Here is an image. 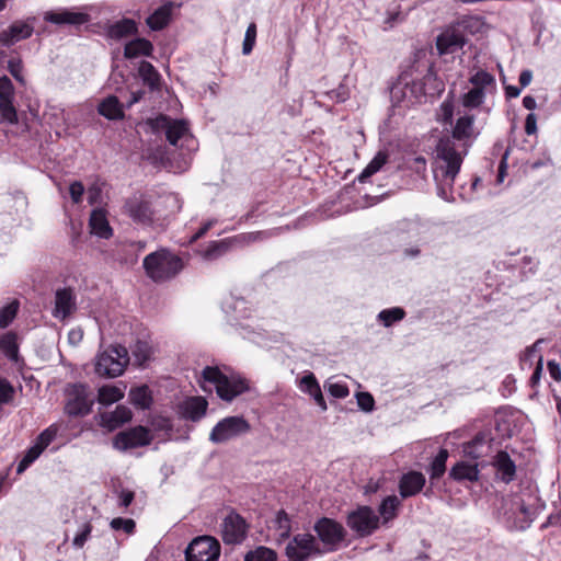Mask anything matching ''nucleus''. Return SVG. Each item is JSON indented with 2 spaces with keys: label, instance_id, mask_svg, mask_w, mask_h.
Here are the masks:
<instances>
[{
  "label": "nucleus",
  "instance_id": "obj_57",
  "mask_svg": "<svg viewBox=\"0 0 561 561\" xmlns=\"http://www.w3.org/2000/svg\"><path fill=\"white\" fill-rule=\"evenodd\" d=\"M8 67H9V71L13 76V78L20 82H23L21 61L11 59L8 62Z\"/></svg>",
  "mask_w": 561,
  "mask_h": 561
},
{
  "label": "nucleus",
  "instance_id": "obj_11",
  "mask_svg": "<svg viewBox=\"0 0 561 561\" xmlns=\"http://www.w3.org/2000/svg\"><path fill=\"white\" fill-rule=\"evenodd\" d=\"M314 531L330 551L335 550L346 536L343 525L328 517H322L316 523Z\"/></svg>",
  "mask_w": 561,
  "mask_h": 561
},
{
  "label": "nucleus",
  "instance_id": "obj_20",
  "mask_svg": "<svg viewBox=\"0 0 561 561\" xmlns=\"http://www.w3.org/2000/svg\"><path fill=\"white\" fill-rule=\"evenodd\" d=\"M208 403L203 397H191L179 405L180 415L192 422H197L206 414Z\"/></svg>",
  "mask_w": 561,
  "mask_h": 561
},
{
  "label": "nucleus",
  "instance_id": "obj_38",
  "mask_svg": "<svg viewBox=\"0 0 561 561\" xmlns=\"http://www.w3.org/2000/svg\"><path fill=\"white\" fill-rule=\"evenodd\" d=\"M404 317H405V311L400 307L385 309L378 313V320L386 328L392 325L394 322L401 321Z\"/></svg>",
  "mask_w": 561,
  "mask_h": 561
},
{
  "label": "nucleus",
  "instance_id": "obj_18",
  "mask_svg": "<svg viewBox=\"0 0 561 561\" xmlns=\"http://www.w3.org/2000/svg\"><path fill=\"white\" fill-rule=\"evenodd\" d=\"M77 309L76 296L71 288L57 289L53 316L61 321L69 318Z\"/></svg>",
  "mask_w": 561,
  "mask_h": 561
},
{
  "label": "nucleus",
  "instance_id": "obj_42",
  "mask_svg": "<svg viewBox=\"0 0 561 561\" xmlns=\"http://www.w3.org/2000/svg\"><path fill=\"white\" fill-rule=\"evenodd\" d=\"M44 451V449L36 443L26 451L22 460L19 462L16 472L22 473L26 468L33 463Z\"/></svg>",
  "mask_w": 561,
  "mask_h": 561
},
{
  "label": "nucleus",
  "instance_id": "obj_51",
  "mask_svg": "<svg viewBox=\"0 0 561 561\" xmlns=\"http://www.w3.org/2000/svg\"><path fill=\"white\" fill-rule=\"evenodd\" d=\"M470 82L474 85L473 88H480L483 90L484 87L494 82V77L489 72L481 70L471 77Z\"/></svg>",
  "mask_w": 561,
  "mask_h": 561
},
{
  "label": "nucleus",
  "instance_id": "obj_61",
  "mask_svg": "<svg viewBox=\"0 0 561 561\" xmlns=\"http://www.w3.org/2000/svg\"><path fill=\"white\" fill-rule=\"evenodd\" d=\"M488 440L489 439L486 434L478 433L470 442H468V444L486 449L489 447Z\"/></svg>",
  "mask_w": 561,
  "mask_h": 561
},
{
  "label": "nucleus",
  "instance_id": "obj_52",
  "mask_svg": "<svg viewBox=\"0 0 561 561\" xmlns=\"http://www.w3.org/2000/svg\"><path fill=\"white\" fill-rule=\"evenodd\" d=\"M110 525L114 530H124L126 534H131L136 527L133 519L122 517L113 518Z\"/></svg>",
  "mask_w": 561,
  "mask_h": 561
},
{
  "label": "nucleus",
  "instance_id": "obj_23",
  "mask_svg": "<svg viewBox=\"0 0 561 561\" xmlns=\"http://www.w3.org/2000/svg\"><path fill=\"white\" fill-rule=\"evenodd\" d=\"M131 416L133 413L130 409L125 405H117L113 412L101 413L99 424L108 431H113L129 422Z\"/></svg>",
  "mask_w": 561,
  "mask_h": 561
},
{
  "label": "nucleus",
  "instance_id": "obj_59",
  "mask_svg": "<svg viewBox=\"0 0 561 561\" xmlns=\"http://www.w3.org/2000/svg\"><path fill=\"white\" fill-rule=\"evenodd\" d=\"M217 222L216 219L207 220L192 237L191 242H194L206 234V232Z\"/></svg>",
  "mask_w": 561,
  "mask_h": 561
},
{
  "label": "nucleus",
  "instance_id": "obj_45",
  "mask_svg": "<svg viewBox=\"0 0 561 561\" xmlns=\"http://www.w3.org/2000/svg\"><path fill=\"white\" fill-rule=\"evenodd\" d=\"M276 525L277 530L279 533V538L285 539L289 537L291 526L290 519L285 511H279L276 516Z\"/></svg>",
  "mask_w": 561,
  "mask_h": 561
},
{
  "label": "nucleus",
  "instance_id": "obj_13",
  "mask_svg": "<svg viewBox=\"0 0 561 561\" xmlns=\"http://www.w3.org/2000/svg\"><path fill=\"white\" fill-rule=\"evenodd\" d=\"M467 21H462L455 26H450L442 32L436 38V48L439 55L454 54L461 49L466 44V37L462 26H466Z\"/></svg>",
  "mask_w": 561,
  "mask_h": 561
},
{
  "label": "nucleus",
  "instance_id": "obj_58",
  "mask_svg": "<svg viewBox=\"0 0 561 561\" xmlns=\"http://www.w3.org/2000/svg\"><path fill=\"white\" fill-rule=\"evenodd\" d=\"M537 131V117L534 113L526 116L525 121V133L527 135H534Z\"/></svg>",
  "mask_w": 561,
  "mask_h": 561
},
{
  "label": "nucleus",
  "instance_id": "obj_49",
  "mask_svg": "<svg viewBox=\"0 0 561 561\" xmlns=\"http://www.w3.org/2000/svg\"><path fill=\"white\" fill-rule=\"evenodd\" d=\"M227 250L228 243L226 241L213 242L204 252V257L207 260H214L226 253Z\"/></svg>",
  "mask_w": 561,
  "mask_h": 561
},
{
  "label": "nucleus",
  "instance_id": "obj_17",
  "mask_svg": "<svg viewBox=\"0 0 561 561\" xmlns=\"http://www.w3.org/2000/svg\"><path fill=\"white\" fill-rule=\"evenodd\" d=\"M124 209L136 224L150 225L153 221L154 213L150 203L140 196L128 198L124 205Z\"/></svg>",
  "mask_w": 561,
  "mask_h": 561
},
{
  "label": "nucleus",
  "instance_id": "obj_31",
  "mask_svg": "<svg viewBox=\"0 0 561 561\" xmlns=\"http://www.w3.org/2000/svg\"><path fill=\"white\" fill-rule=\"evenodd\" d=\"M152 44L145 38H136L125 45L124 56L128 59L136 58L138 56H150L152 53Z\"/></svg>",
  "mask_w": 561,
  "mask_h": 561
},
{
  "label": "nucleus",
  "instance_id": "obj_22",
  "mask_svg": "<svg viewBox=\"0 0 561 561\" xmlns=\"http://www.w3.org/2000/svg\"><path fill=\"white\" fill-rule=\"evenodd\" d=\"M33 34V26L26 22H14L8 30L0 33V44L10 47L19 41L26 39Z\"/></svg>",
  "mask_w": 561,
  "mask_h": 561
},
{
  "label": "nucleus",
  "instance_id": "obj_46",
  "mask_svg": "<svg viewBox=\"0 0 561 561\" xmlns=\"http://www.w3.org/2000/svg\"><path fill=\"white\" fill-rule=\"evenodd\" d=\"M324 388L332 397L337 399H343L350 393L348 387L343 382L328 380L324 385Z\"/></svg>",
  "mask_w": 561,
  "mask_h": 561
},
{
  "label": "nucleus",
  "instance_id": "obj_15",
  "mask_svg": "<svg viewBox=\"0 0 561 561\" xmlns=\"http://www.w3.org/2000/svg\"><path fill=\"white\" fill-rule=\"evenodd\" d=\"M65 407L68 415L83 416L90 413L94 400L84 385H75Z\"/></svg>",
  "mask_w": 561,
  "mask_h": 561
},
{
  "label": "nucleus",
  "instance_id": "obj_3",
  "mask_svg": "<svg viewBox=\"0 0 561 561\" xmlns=\"http://www.w3.org/2000/svg\"><path fill=\"white\" fill-rule=\"evenodd\" d=\"M183 266L181 257L164 249L148 254L144 260L146 274L154 282L174 277Z\"/></svg>",
  "mask_w": 561,
  "mask_h": 561
},
{
  "label": "nucleus",
  "instance_id": "obj_28",
  "mask_svg": "<svg viewBox=\"0 0 561 561\" xmlns=\"http://www.w3.org/2000/svg\"><path fill=\"white\" fill-rule=\"evenodd\" d=\"M99 113L107 119H121L124 117L123 105L114 95L104 99L98 106Z\"/></svg>",
  "mask_w": 561,
  "mask_h": 561
},
{
  "label": "nucleus",
  "instance_id": "obj_44",
  "mask_svg": "<svg viewBox=\"0 0 561 561\" xmlns=\"http://www.w3.org/2000/svg\"><path fill=\"white\" fill-rule=\"evenodd\" d=\"M484 100V91L480 88H472L469 90L462 99V104L466 107H478Z\"/></svg>",
  "mask_w": 561,
  "mask_h": 561
},
{
  "label": "nucleus",
  "instance_id": "obj_12",
  "mask_svg": "<svg viewBox=\"0 0 561 561\" xmlns=\"http://www.w3.org/2000/svg\"><path fill=\"white\" fill-rule=\"evenodd\" d=\"M248 529L245 519L236 512H231L222 520L221 538L227 545H239L247 538Z\"/></svg>",
  "mask_w": 561,
  "mask_h": 561
},
{
  "label": "nucleus",
  "instance_id": "obj_16",
  "mask_svg": "<svg viewBox=\"0 0 561 561\" xmlns=\"http://www.w3.org/2000/svg\"><path fill=\"white\" fill-rule=\"evenodd\" d=\"M14 88L7 76L0 78V114L3 121L18 123L16 110L13 105Z\"/></svg>",
  "mask_w": 561,
  "mask_h": 561
},
{
  "label": "nucleus",
  "instance_id": "obj_39",
  "mask_svg": "<svg viewBox=\"0 0 561 561\" xmlns=\"http://www.w3.org/2000/svg\"><path fill=\"white\" fill-rule=\"evenodd\" d=\"M448 459V451L447 449H440L436 457L433 459L431 463V479L436 480L439 479L445 470H446V461Z\"/></svg>",
  "mask_w": 561,
  "mask_h": 561
},
{
  "label": "nucleus",
  "instance_id": "obj_34",
  "mask_svg": "<svg viewBox=\"0 0 561 561\" xmlns=\"http://www.w3.org/2000/svg\"><path fill=\"white\" fill-rule=\"evenodd\" d=\"M130 402L139 409H148L152 398L147 386H141L129 391Z\"/></svg>",
  "mask_w": 561,
  "mask_h": 561
},
{
  "label": "nucleus",
  "instance_id": "obj_60",
  "mask_svg": "<svg viewBox=\"0 0 561 561\" xmlns=\"http://www.w3.org/2000/svg\"><path fill=\"white\" fill-rule=\"evenodd\" d=\"M463 453L473 458V459H478L480 458L481 456H483V453H484V448H480V447H477V446H471L470 444H466L463 446Z\"/></svg>",
  "mask_w": 561,
  "mask_h": 561
},
{
  "label": "nucleus",
  "instance_id": "obj_10",
  "mask_svg": "<svg viewBox=\"0 0 561 561\" xmlns=\"http://www.w3.org/2000/svg\"><path fill=\"white\" fill-rule=\"evenodd\" d=\"M289 561H306L312 554L320 553L317 539L310 534H298L286 546Z\"/></svg>",
  "mask_w": 561,
  "mask_h": 561
},
{
  "label": "nucleus",
  "instance_id": "obj_41",
  "mask_svg": "<svg viewBox=\"0 0 561 561\" xmlns=\"http://www.w3.org/2000/svg\"><path fill=\"white\" fill-rule=\"evenodd\" d=\"M19 310V301L13 300L0 308V329L7 328L15 318Z\"/></svg>",
  "mask_w": 561,
  "mask_h": 561
},
{
  "label": "nucleus",
  "instance_id": "obj_54",
  "mask_svg": "<svg viewBox=\"0 0 561 561\" xmlns=\"http://www.w3.org/2000/svg\"><path fill=\"white\" fill-rule=\"evenodd\" d=\"M358 407L365 411L370 412L374 410L375 400L369 392H357L356 393Z\"/></svg>",
  "mask_w": 561,
  "mask_h": 561
},
{
  "label": "nucleus",
  "instance_id": "obj_53",
  "mask_svg": "<svg viewBox=\"0 0 561 561\" xmlns=\"http://www.w3.org/2000/svg\"><path fill=\"white\" fill-rule=\"evenodd\" d=\"M91 531H92L91 524L84 523L82 525L81 529L79 530V533L75 536L72 545L78 549L82 548L84 546V543L87 542V540L89 539Z\"/></svg>",
  "mask_w": 561,
  "mask_h": 561
},
{
  "label": "nucleus",
  "instance_id": "obj_29",
  "mask_svg": "<svg viewBox=\"0 0 561 561\" xmlns=\"http://www.w3.org/2000/svg\"><path fill=\"white\" fill-rule=\"evenodd\" d=\"M173 8V2H168L160 8H158L148 19L147 24L153 31H159L164 28L171 16V11Z\"/></svg>",
  "mask_w": 561,
  "mask_h": 561
},
{
  "label": "nucleus",
  "instance_id": "obj_64",
  "mask_svg": "<svg viewBox=\"0 0 561 561\" xmlns=\"http://www.w3.org/2000/svg\"><path fill=\"white\" fill-rule=\"evenodd\" d=\"M83 339V332L81 329H72L68 333L69 343L72 345H78Z\"/></svg>",
  "mask_w": 561,
  "mask_h": 561
},
{
  "label": "nucleus",
  "instance_id": "obj_25",
  "mask_svg": "<svg viewBox=\"0 0 561 561\" xmlns=\"http://www.w3.org/2000/svg\"><path fill=\"white\" fill-rule=\"evenodd\" d=\"M493 465L502 481L508 483L514 479L516 466L506 451H499Z\"/></svg>",
  "mask_w": 561,
  "mask_h": 561
},
{
  "label": "nucleus",
  "instance_id": "obj_9",
  "mask_svg": "<svg viewBox=\"0 0 561 561\" xmlns=\"http://www.w3.org/2000/svg\"><path fill=\"white\" fill-rule=\"evenodd\" d=\"M152 438L150 430L139 425L117 433L113 439V446L117 450L126 451L147 446L152 442Z\"/></svg>",
  "mask_w": 561,
  "mask_h": 561
},
{
  "label": "nucleus",
  "instance_id": "obj_47",
  "mask_svg": "<svg viewBox=\"0 0 561 561\" xmlns=\"http://www.w3.org/2000/svg\"><path fill=\"white\" fill-rule=\"evenodd\" d=\"M58 426L53 424L44 430L37 437L36 444L45 449L57 436Z\"/></svg>",
  "mask_w": 561,
  "mask_h": 561
},
{
  "label": "nucleus",
  "instance_id": "obj_63",
  "mask_svg": "<svg viewBox=\"0 0 561 561\" xmlns=\"http://www.w3.org/2000/svg\"><path fill=\"white\" fill-rule=\"evenodd\" d=\"M313 398L316 403L321 408L322 411H325L328 409L324 397L322 394L321 388H317L313 392L309 394Z\"/></svg>",
  "mask_w": 561,
  "mask_h": 561
},
{
  "label": "nucleus",
  "instance_id": "obj_62",
  "mask_svg": "<svg viewBox=\"0 0 561 561\" xmlns=\"http://www.w3.org/2000/svg\"><path fill=\"white\" fill-rule=\"evenodd\" d=\"M547 366H548V370H549L551 378L554 379L556 381H560L561 380L560 365L558 363H556L554 360H549Z\"/></svg>",
  "mask_w": 561,
  "mask_h": 561
},
{
  "label": "nucleus",
  "instance_id": "obj_19",
  "mask_svg": "<svg viewBox=\"0 0 561 561\" xmlns=\"http://www.w3.org/2000/svg\"><path fill=\"white\" fill-rule=\"evenodd\" d=\"M44 20L56 25L79 26L88 23L90 21V15L85 12L62 9L45 12Z\"/></svg>",
  "mask_w": 561,
  "mask_h": 561
},
{
  "label": "nucleus",
  "instance_id": "obj_5",
  "mask_svg": "<svg viewBox=\"0 0 561 561\" xmlns=\"http://www.w3.org/2000/svg\"><path fill=\"white\" fill-rule=\"evenodd\" d=\"M129 363L128 351L123 345H112L98 354L95 373L101 377L114 378L121 376Z\"/></svg>",
  "mask_w": 561,
  "mask_h": 561
},
{
  "label": "nucleus",
  "instance_id": "obj_4",
  "mask_svg": "<svg viewBox=\"0 0 561 561\" xmlns=\"http://www.w3.org/2000/svg\"><path fill=\"white\" fill-rule=\"evenodd\" d=\"M151 126L157 131H164L167 140L174 147L192 149L195 142L187 123L183 119L160 115L151 122Z\"/></svg>",
  "mask_w": 561,
  "mask_h": 561
},
{
  "label": "nucleus",
  "instance_id": "obj_7",
  "mask_svg": "<svg viewBox=\"0 0 561 561\" xmlns=\"http://www.w3.org/2000/svg\"><path fill=\"white\" fill-rule=\"evenodd\" d=\"M379 516L369 506H359L348 513L346 525L358 537L370 536L379 527Z\"/></svg>",
  "mask_w": 561,
  "mask_h": 561
},
{
  "label": "nucleus",
  "instance_id": "obj_50",
  "mask_svg": "<svg viewBox=\"0 0 561 561\" xmlns=\"http://www.w3.org/2000/svg\"><path fill=\"white\" fill-rule=\"evenodd\" d=\"M298 387L302 392L310 394L319 388L320 385L313 373H308L300 379Z\"/></svg>",
  "mask_w": 561,
  "mask_h": 561
},
{
  "label": "nucleus",
  "instance_id": "obj_33",
  "mask_svg": "<svg viewBox=\"0 0 561 561\" xmlns=\"http://www.w3.org/2000/svg\"><path fill=\"white\" fill-rule=\"evenodd\" d=\"M387 160L388 154L386 152L379 151L357 176L358 182H366L367 179L377 173L386 164Z\"/></svg>",
  "mask_w": 561,
  "mask_h": 561
},
{
  "label": "nucleus",
  "instance_id": "obj_48",
  "mask_svg": "<svg viewBox=\"0 0 561 561\" xmlns=\"http://www.w3.org/2000/svg\"><path fill=\"white\" fill-rule=\"evenodd\" d=\"M256 38V25L255 23H250L244 35L243 44H242V53L243 55H249L253 46L255 44Z\"/></svg>",
  "mask_w": 561,
  "mask_h": 561
},
{
  "label": "nucleus",
  "instance_id": "obj_40",
  "mask_svg": "<svg viewBox=\"0 0 561 561\" xmlns=\"http://www.w3.org/2000/svg\"><path fill=\"white\" fill-rule=\"evenodd\" d=\"M277 554L274 550L266 547H257L255 550L249 551L244 561H276Z\"/></svg>",
  "mask_w": 561,
  "mask_h": 561
},
{
  "label": "nucleus",
  "instance_id": "obj_43",
  "mask_svg": "<svg viewBox=\"0 0 561 561\" xmlns=\"http://www.w3.org/2000/svg\"><path fill=\"white\" fill-rule=\"evenodd\" d=\"M0 350L9 358L16 357L18 345L13 333H7L0 339Z\"/></svg>",
  "mask_w": 561,
  "mask_h": 561
},
{
  "label": "nucleus",
  "instance_id": "obj_21",
  "mask_svg": "<svg viewBox=\"0 0 561 561\" xmlns=\"http://www.w3.org/2000/svg\"><path fill=\"white\" fill-rule=\"evenodd\" d=\"M425 477L420 471L404 473L399 481V493L402 499L411 497L422 491L425 485Z\"/></svg>",
  "mask_w": 561,
  "mask_h": 561
},
{
  "label": "nucleus",
  "instance_id": "obj_26",
  "mask_svg": "<svg viewBox=\"0 0 561 561\" xmlns=\"http://www.w3.org/2000/svg\"><path fill=\"white\" fill-rule=\"evenodd\" d=\"M479 135V131L474 128V116L473 115H463L460 116L453 129L454 138L458 140H465L470 138H476Z\"/></svg>",
  "mask_w": 561,
  "mask_h": 561
},
{
  "label": "nucleus",
  "instance_id": "obj_1",
  "mask_svg": "<svg viewBox=\"0 0 561 561\" xmlns=\"http://www.w3.org/2000/svg\"><path fill=\"white\" fill-rule=\"evenodd\" d=\"M462 163L461 154L449 140H440L436 148L434 179L437 184L438 195L448 198V191L453 187L455 179Z\"/></svg>",
  "mask_w": 561,
  "mask_h": 561
},
{
  "label": "nucleus",
  "instance_id": "obj_24",
  "mask_svg": "<svg viewBox=\"0 0 561 561\" xmlns=\"http://www.w3.org/2000/svg\"><path fill=\"white\" fill-rule=\"evenodd\" d=\"M89 226L91 228V232L100 238L108 239L113 233V230L106 218V213L102 208L92 210Z\"/></svg>",
  "mask_w": 561,
  "mask_h": 561
},
{
  "label": "nucleus",
  "instance_id": "obj_37",
  "mask_svg": "<svg viewBox=\"0 0 561 561\" xmlns=\"http://www.w3.org/2000/svg\"><path fill=\"white\" fill-rule=\"evenodd\" d=\"M131 355L138 366L145 365L151 355V347L146 341H137L131 347Z\"/></svg>",
  "mask_w": 561,
  "mask_h": 561
},
{
  "label": "nucleus",
  "instance_id": "obj_27",
  "mask_svg": "<svg viewBox=\"0 0 561 561\" xmlns=\"http://www.w3.org/2000/svg\"><path fill=\"white\" fill-rule=\"evenodd\" d=\"M137 32V25L134 20L123 19L106 27V35L112 39H122Z\"/></svg>",
  "mask_w": 561,
  "mask_h": 561
},
{
  "label": "nucleus",
  "instance_id": "obj_55",
  "mask_svg": "<svg viewBox=\"0 0 561 561\" xmlns=\"http://www.w3.org/2000/svg\"><path fill=\"white\" fill-rule=\"evenodd\" d=\"M69 193L75 204L80 203L84 193L83 184L80 181L72 182L69 186Z\"/></svg>",
  "mask_w": 561,
  "mask_h": 561
},
{
  "label": "nucleus",
  "instance_id": "obj_56",
  "mask_svg": "<svg viewBox=\"0 0 561 561\" xmlns=\"http://www.w3.org/2000/svg\"><path fill=\"white\" fill-rule=\"evenodd\" d=\"M13 394V387L9 381L0 379V404L10 401Z\"/></svg>",
  "mask_w": 561,
  "mask_h": 561
},
{
  "label": "nucleus",
  "instance_id": "obj_6",
  "mask_svg": "<svg viewBox=\"0 0 561 561\" xmlns=\"http://www.w3.org/2000/svg\"><path fill=\"white\" fill-rule=\"evenodd\" d=\"M251 426L243 416H227L219 421L209 434L214 444H222L249 433Z\"/></svg>",
  "mask_w": 561,
  "mask_h": 561
},
{
  "label": "nucleus",
  "instance_id": "obj_8",
  "mask_svg": "<svg viewBox=\"0 0 561 561\" xmlns=\"http://www.w3.org/2000/svg\"><path fill=\"white\" fill-rule=\"evenodd\" d=\"M219 556V541L211 536L196 537L185 549L186 561H217Z\"/></svg>",
  "mask_w": 561,
  "mask_h": 561
},
{
  "label": "nucleus",
  "instance_id": "obj_36",
  "mask_svg": "<svg viewBox=\"0 0 561 561\" xmlns=\"http://www.w3.org/2000/svg\"><path fill=\"white\" fill-rule=\"evenodd\" d=\"M124 397L122 390L114 386H103L99 389L98 400L101 404L108 405L119 401Z\"/></svg>",
  "mask_w": 561,
  "mask_h": 561
},
{
  "label": "nucleus",
  "instance_id": "obj_14",
  "mask_svg": "<svg viewBox=\"0 0 561 561\" xmlns=\"http://www.w3.org/2000/svg\"><path fill=\"white\" fill-rule=\"evenodd\" d=\"M392 91H410L412 95H439L444 91V83L435 75L427 73L424 81H400L392 88Z\"/></svg>",
  "mask_w": 561,
  "mask_h": 561
},
{
  "label": "nucleus",
  "instance_id": "obj_35",
  "mask_svg": "<svg viewBox=\"0 0 561 561\" xmlns=\"http://www.w3.org/2000/svg\"><path fill=\"white\" fill-rule=\"evenodd\" d=\"M400 501L396 495H389L381 502L379 514L385 523L396 517Z\"/></svg>",
  "mask_w": 561,
  "mask_h": 561
},
{
  "label": "nucleus",
  "instance_id": "obj_30",
  "mask_svg": "<svg viewBox=\"0 0 561 561\" xmlns=\"http://www.w3.org/2000/svg\"><path fill=\"white\" fill-rule=\"evenodd\" d=\"M449 476L450 478L457 481H477L479 479L478 465H471L463 461L458 462L456 466L451 468Z\"/></svg>",
  "mask_w": 561,
  "mask_h": 561
},
{
  "label": "nucleus",
  "instance_id": "obj_2",
  "mask_svg": "<svg viewBox=\"0 0 561 561\" xmlns=\"http://www.w3.org/2000/svg\"><path fill=\"white\" fill-rule=\"evenodd\" d=\"M202 379L214 385L218 397L225 401H232L248 390L245 379L236 374H225L214 366H206L202 370Z\"/></svg>",
  "mask_w": 561,
  "mask_h": 561
},
{
  "label": "nucleus",
  "instance_id": "obj_32",
  "mask_svg": "<svg viewBox=\"0 0 561 561\" xmlns=\"http://www.w3.org/2000/svg\"><path fill=\"white\" fill-rule=\"evenodd\" d=\"M139 76L141 77L144 83L147 84L151 90H158L160 88L161 77L150 62L146 60L140 62Z\"/></svg>",
  "mask_w": 561,
  "mask_h": 561
}]
</instances>
